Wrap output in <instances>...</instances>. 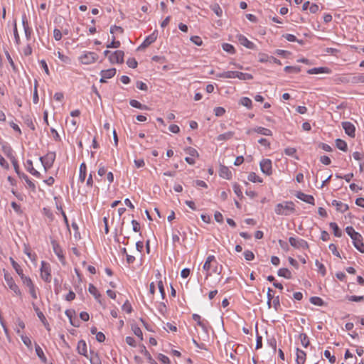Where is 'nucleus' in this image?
<instances>
[{"label": "nucleus", "instance_id": "nucleus-1", "mask_svg": "<svg viewBox=\"0 0 364 364\" xmlns=\"http://www.w3.org/2000/svg\"><path fill=\"white\" fill-rule=\"evenodd\" d=\"M285 210L287 211H290V212H294V204L293 202L291 201H289V202H285V204H283V203H278L276 207H275V213L277 214V215H288V213L285 212Z\"/></svg>", "mask_w": 364, "mask_h": 364}, {"label": "nucleus", "instance_id": "nucleus-2", "mask_svg": "<svg viewBox=\"0 0 364 364\" xmlns=\"http://www.w3.org/2000/svg\"><path fill=\"white\" fill-rule=\"evenodd\" d=\"M55 153L53 151L48 152L45 156L40 157L39 159L41 161L46 171L51 168L55 161Z\"/></svg>", "mask_w": 364, "mask_h": 364}, {"label": "nucleus", "instance_id": "nucleus-3", "mask_svg": "<svg viewBox=\"0 0 364 364\" xmlns=\"http://www.w3.org/2000/svg\"><path fill=\"white\" fill-rule=\"evenodd\" d=\"M41 277L43 280H44L46 282H50L51 281V274H50V264L45 262H41Z\"/></svg>", "mask_w": 364, "mask_h": 364}, {"label": "nucleus", "instance_id": "nucleus-4", "mask_svg": "<svg viewBox=\"0 0 364 364\" xmlns=\"http://www.w3.org/2000/svg\"><path fill=\"white\" fill-rule=\"evenodd\" d=\"M4 279L8 287L14 291V293L17 296H21V292L18 287V285L15 283L13 277L8 272H4Z\"/></svg>", "mask_w": 364, "mask_h": 364}, {"label": "nucleus", "instance_id": "nucleus-5", "mask_svg": "<svg viewBox=\"0 0 364 364\" xmlns=\"http://www.w3.org/2000/svg\"><path fill=\"white\" fill-rule=\"evenodd\" d=\"M50 243L52 245V247H53L54 253L56 255V256L59 259L60 262L63 265H65V257L63 255V250H62L61 247L60 246L59 243L55 240H53V239L51 240Z\"/></svg>", "mask_w": 364, "mask_h": 364}, {"label": "nucleus", "instance_id": "nucleus-6", "mask_svg": "<svg viewBox=\"0 0 364 364\" xmlns=\"http://www.w3.org/2000/svg\"><path fill=\"white\" fill-rule=\"evenodd\" d=\"M289 242L290 245L296 249L306 250L309 247L308 242L303 239L290 237L289 238Z\"/></svg>", "mask_w": 364, "mask_h": 364}, {"label": "nucleus", "instance_id": "nucleus-7", "mask_svg": "<svg viewBox=\"0 0 364 364\" xmlns=\"http://www.w3.org/2000/svg\"><path fill=\"white\" fill-rule=\"evenodd\" d=\"M98 59V55L95 52H86L80 57V60L82 64L89 65L95 63Z\"/></svg>", "mask_w": 364, "mask_h": 364}, {"label": "nucleus", "instance_id": "nucleus-8", "mask_svg": "<svg viewBox=\"0 0 364 364\" xmlns=\"http://www.w3.org/2000/svg\"><path fill=\"white\" fill-rule=\"evenodd\" d=\"M124 53L122 50H116L109 55V60L112 64L122 63L124 62Z\"/></svg>", "mask_w": 364, "mask_h": 364}, {"label": "nucleus", "instance_id": "nucleus-9", "mask_svg": "<svg viewBox=\"0 0 364 364\" xmlns=\"http://www.w3.org/2000/svg\"><path fill=\"white\" fill-rule=\"evenodd\" d=\"M259 166L262 173L267 176H270L272 174V161L270 159H262L260 161Z\"/></svg>", "mask_w": 364, "mask_h": 364}, {"label": "nucleus", "instance_id": "nucleus-10", "mask_svg": "<svg viewBox=\"0 0 364 364\" xmlns=\"http://www.w3.org/2000/svg\"><path fill=\"white\" fill-rule=\"evenodd\" d=\"M342 127L345 130L346 134L349 136L354 138L355 136V126L350 122H343Z\"/></svg>", "mask_w": 364, "mask_h": 364}, {"label": "nucleus", "instance_id": "nucleus-11", "mask_svg": "<svg viewBox=\"0 0 364 364\" xmlns=\"http://www.w3.org/2000/svg\"><path fill=\"white\" fill-rule=\"evenodd\" d=\"M157 38V31H154L153 33L147 36L144 42L139 46L138 50L144 49L153 43Z\"/></svg>", "mask_w": 364, "mask_h": 364}, {"label": "nucleus", "instance_id": "nucleus-12", "mask_svg": "<svg viewBox=\"0 0 364 364\" xmlns=\"http://www.w3.org/2000/svg\"><path fill=\"white\" fill-rule=\"evenodd\" d=\"M116 74V69L115 68H110L107 70H102L100 73L101 75V79L100 80V82H106L107 79L112 78L114 77Z\"/></svg>", "mask_w": 364, "mask_h": 364}, {"label": "nucleus", "instance_id": "nucleus-13", "mask_svg": "<svg viewBox=\"0 0 364 364\" xmlns=\"http://www.w3.org/2000/svg\"><path fill=\"white\" fill-rule=\"evenodd\" d=\"M237 37L240 43L247 48L252 50H255L256 48L255 44L249 41L245 36L240 34Z\"/></svg>", "mask_w": 364, "mask_h": 364}, {"label": "nucleus", "instance_id": "nucleus-14", "mask_svg": "<svg viewBox=\"0 0 364 364\" xmlns=\"http://www.w3.org/2000/svg\"><path fill=\"white\" fill-rule=\"evenodd\" d=\"M253 132H257L260 134H262V135H264V136H272V132L270 129L264 128V127H257L252 129H249L247 132V134H250Z\"/></svg>", "mask_w": 364, "mask_h": 364}, {"label": "nucleus", "instance_id": "nucleus-15", "mask_svg": "<svg viewBox=\"0 0 364 364\" xmlns=\"http://www.w3.org/2000/svg\"><path fill=\"white\" fill-rule=\"evenodd\" d=\"M297 198L300 199L302 201H304L309 204L314 205V198L311 195H307L301 191L298 192L296 194Z\"/></svg>", "mask_w": 364, "mask_h": 364}, {"label": "nucleus", "instance_id": "nucleus-16", "mask_svg": "<svg viewBox=\"0 0 364 364\" xmlns=\"http://www.w3.org/2000/svg\"><path fill=\"white\" fill-rule=\"evenodd\" d=\"M219 175L220 177L226 179H230L232 178V173L228 167L220 165L219 170Z\"/></svg>", "mask_w": 364, "mask_h": 364}, {"label": "nucleus", "instance_id": "nucleus-17", "mask_svg": "<svg viewBox=\"0 0 364 364\" xmlns=\"http://www.w3.org/2000/svg\"><path fill=\"white\" fill-rule=\"evenodd\" d=\"M358 237L353 240L354 247L360 252L364 253V243L363 242V237L360 234L358 235Z\"/></svg>", "mask_w": 364, "mask_h": 364}, {"label": "nucleus", "instance_id": "nucleus-18", "mask_svg": "<svg viewBox=\"0 0 364 364\" xmlns=\"http://www.w3.org/2000/svg\"><path fill=\"white\" fill-rule=\"evenodd\" d=\"M331 70L326 67L314 68L307 70V73L310 75L319 73H330Z\"/></svg>", "mask_w": 364, "mask_h": 364}, {"label": "nucleus", "instance_id": "nucleus-19", "mask_svg": "<svg viewBox=\"0 0 364 364\" xmlns=\"http://www.w3.org/2000/svg\"><path fill=\"white\" fill-rule=\"evenodd\" d=\"M306 358V353L299 349V348H296V364H304Z\"/></svg>", "mask_w": 364, "mask_h": 364}, {"label": "nucleus", "instance_id": "nucleus-20", "mask_svg": "<svg viewBox=\"0 0 364 364\" xmlns=\"http://www.w3.org/2000/svg\"><path fill=\"white\" fill-rule=\"evenodd\" d=\"M332 205L333 206H336V210L341 213H345L346 211H347L349 209L348 205L344 204L342 202L336 200H333L332 201Z\"/></svg>", "mask_w": 364, "mask_h": 364}, {"label": "nucleus", "instance_id": "nucleus-21", "mask_svg": "<svg viewBox=\"0 0 364 364\" xmlns=\"http://www.w3.org/2000/svg\"><path fill=\"white\" fill-rule=\"evenodd\" d=\"M26 168H27V171L30 173H31L33 176H34L37 178H41V175L40 172H38L33 168V161L30 159L26 161Z\"/></svg>", "mask_w": 364, "mask_h": 364}, {"label": "nucleus", "instance_id": "nucleus-22", "mask_svg": "<svg viewBox=\"0 0 364 364\" xmlns=\"http://www.w3.org/2000/svg\"><path fill=\"white\" fill-rule=\"evenodd\" d=\"M77 351L80 355H82L87 358H88V355H87V344L85 341L80 340L77 343Z\"/></svg>", "mask_w": 364, "mask_h": 364}, {"label": "nucleus", "instance_id": "nucleus-23", "mask_svg": "<svg viewBox=\"0 0 364 364\" xmlns=\"http://www.w3.org/2000/svg\"><path fill=\"white\" fill-rule=\"evenodd\" d=\"M22 24L23 26L26 38L27 40H29L31 38V30L28 26L26 15L22 16Z\"/></svg>", "mask_w": 364, "mask_h": 364}, {"label": "nucleus", "instance_id": "nucleus-24", "mask_svg": "<svg viewBox=\"0 0 364 364\" xmlns=\"http://www.w3.org/2000/svg\"><path fill=\"white\" fill-rule=\"evenodd\" d=\"M363 75H355V76H349L345 80H343V82H350L353 84H358V83L363 82Z\"/></svg>", "mask_w": 364, "mask_h": 364}, {"label": "nucleus", "instance_id": "nucleus-25", "mask_svg": "<svg viewBox=\"0 0 364 364\" xmlns=\"http://www.w3.org/2000/svg\"><path fill=\"white\" fill-rule=\"evenodd\" d=\"M88 291L89 292L92 294L95 299L100 303V304H102L101 302V294L99 293L97 289L92 284H89V288H88Z\"/></svg>", "mask_w": 364, "mask_h": 364}, {"label": "nucleus", "instance_id": "nucleus-26", "mask_svg": "<svg viewBox=\"0 0 364 364\" xmlns=\"http://www.w3.org/2000/svg\"><path fill=\"white\" fill-rule=\"evenodd\" d=\"M87 173V166L85 163H82L80 166V174H79V180L80 182L83 183L86 178Z\"/></svg>", "mask_w": 364, "mask_h": 364}, {"label": "nucleus", "instance_id": "nucleus-27", "mask_svg": "<svg viewBox=\"0 0 364 364\" xmlns=\"http://www.w3.org/2000/svg\"><path fill=\"white\" fill-rule=\"evenodd\" d=\"M20 178H22L23 179L26 184L28 185V186L33 191H36V186L34 184L33 182H32L28 176L25 174L24 173H22L20 176H18Z\"/></svg>", "mask_w": 364, "mask_h": 364}, {"label": "nucleus", "instance_id": "nucleus-28", "mask_svg": "<svg viewBox=\"0 0 364 364\" xmlns=\"http://www.w3.org/2000/svg\"><path fill=\"white\" fill-rule=\"evenodd\" d=\"M35 348H36V353L38 357L41 359V360L43 363H47V358L45 356L44 353H43L42 348L38 344H36Z\"/></svg>", "mask_w": 364, "mask_h": 364}, {"label": "nucleus", "instance_id": "nucleus-29", "mask_svg": "<svg viewBox=\"0 0 364 364\" xmlns=\"http://www.w3.org/2000/svg\"><path fill=\"white\" fill-rule=\"evenodd\" d=\"M234 132H228L226 133H224V134H219L218 136H217V140L218 141H226V140H229L231 138H232V136H234Z\"/></svg>", "mask_w": 364, "mask_h": 364}, {"label": "nucleus", "instance_id": "nucleus-30", "mask_svg": "<svg viewBox=\"0 0 364 364\" xmlns=\"http://www.w3.org/2000/svg\"><path fill=\"white\" fill-rule=\"evenodd\" d=\"M277 274L279 277H283L286 279L291 278V273L287 268H281L278 270Z\"/></svg>", "mask_w": 364, "mask_h": 364}, {"label": "nucleus", "instance_id": "nucleus-31", "mask_svg": "<svg viewBox=\"0 0 364 364\" xmlns=\"http://www.w3.org/2000/svg\"><path fill=\"white\" fill-rule=\"evenodd\" d=\"M336 147L343 151H346L348 150V146H347V144L346 142L343 140V139H337L336 140Z\"/></svg>", "mask_w": 364, "mask_h": 364}, {"label": "nucleus", "instance_id": "nucleus-32", "mask_svg": "<svg viewBox=\"0 0 364 364\" xmlns=\"http://www.w3.org/2000/svg\"><path fill=\"white\" fill-rule=\"evenodd\" d=\"M300 341H301V345L304 347V348H307L309 344H310V341H309V337L306 334V333H301L299 334V336Z\"/></svg>", "mask_w": 364, "mask_h": 364}, {"label": "nucleus", "instance_id": "nucleus-33", "mask_svg": "<svg viewBox=\"0 0 364 364\" xmlns=\"http://www.w3.org/2000/svg\"><path fill=\"white\" fill-rule=\"evenodd\" d=\"M346 232L350 237L352 240H355V239L358 237V235L360 234L359 232L355 231L352 226H348L346 228Z\"/></svg>", "mask_w": 364, "mask_h": 364}, {"label": "nucleus", "instance_id": "nucleus-34", "mask_svg": "<svg viewBox=\"0 0 364 364\" xmlns=\"http://www.w3.org/2000/svg\"><path fill=\"white\" fill-rule=\"evenodd\" d=\"M329 225L331 228L333 230V234L336 237H340L342 236V232L336 223L332 222L329 224Z\"/></svg>", "mask_w": 364, "mask_h": 364}, {"label": "nucleus", "instance_id": "nucleus-35", "mask_svg": "<svg viewBox=\"0 0 364 364\" xmlns=\"http://www.w3.org/2000/svg\"><path fill=\"white\" fill-rule=\"evenodd\" d=\"M129 104L132 107L140 109H148V107L146 105H142L139 101L136 100H131L129 101Z\"/></svg>", "mask_w": 364, "mask_h": 364}, {"label": "nucleus", "instance_id": "nucleus-36", "mask_svg": "<svg viewBox=\"0 0 364 364\" xmlns=\"http://www.w3.org/2000/svg\"><path fill=\"white\" fill-rule=\"evenodd\" d=\"M10 261L12 264V267H14V269H15L16 273L19 275V277L21 276L22 274H23V269H21L20 265L12 257H10Z\"/></svg>", "mask_w": 364, "mask_h": 364}, {"label": "nucleus", "instance_id": "nucleus-37", "mask_svg": "<svg viewBox=\"0 0 364 364\" xmlns=\"http://www.w3.org/2000/svg\"><path fill=\"white\" fill-rule=\"evenodd\" d=\"M240 104L246 107L248 109H251L252 107V100L247 97H242L240 100Z\"/></svg>", "mask_w": 364, "mask_h": 364}, {"label": "nucleus", "instance_id": "nucleus-38", "mask_svg": "<svg viewBox=\"0 0 364 364\" xmlns=\"http://www.w3.org/2000/svg\"><path fill=\"white\" fill-rule=\"evenodd\" d=\"M310 302L316 306H322L324 305L323 300L318 296H311L310 298Z\"/></svg>", "mask_w": 364, "mask_h": 364}, {"label": "nucleus", "instance_id": "nucleus-39", "mask_svg": "<svg viewBox=\"0 0 364 364\" xmlns=\"http://www.w3.org/2000/svg\"><path fill=\"white\" fill-rule=\"evenodd\" d=\"M90 355L91 356L90 358V360L91 364H101V360L97 353H95L94 352L91 351Z\"/></svg>", "mask_w": 364, "mask_h": 364}, {"label": "nucleus", "instance_id": "nucleus-40", "mask_svg": "<svg viewBox=\"0 0 364 364\" xmlns=\"http://www.w3.org/2000/svg\"><path fill=\"white\" fill-rule=\"evenodd\" d=\"M284 71L288 73H299L301 71L299 66H286Z\"/></svg>", "mask_w": 364, "mask_h": 364}, {"label": "nucleus", "instance_id": "nucleus-41", "mask_svg": "<svg viewBox=\"0 0 364 364\" xmlns=\"http://www.w3.org/2000/svg\"><path fill=\"white\" fill-rule=\"evenodd\" d=\"M2 150H3L4 153L7 156V157H9L10 159V160H12V159H15V157L14 156V155L12 154L13 150L11 146H3Z\"/></svg>", "mask_w": 364, "mask_h": 364}, {"label": "nucleus", "instance_id": "nucleus-42", "mask_svg": "<svg viewBox=\"0 0 364 364\" xmlns=\"http://www.w3.org/2000/svg\"><path fill=\"white\" fill-rule=\"evenodd\" d=\"M237 77L242 80H252L253 79V76L250 73H245L238 72L237 73Z\"/></svg>", "mask_w": 364, "mask_h": 364}, {"label": "nucleus", "instance_id": "nucleus-43", "mask_svg": "<svg viewBox=\"0 0 364 364\" xmlns=\"http://www.w3.org/2000/svg\"><path fill=\"white\" fill-rule=\"evenodd\" d=\"M248 180L253 183H256V182L262 183V179L259 176H257L255 172H251L248 175Z\"/></svg>", "mask_w": 364, "mask_h": 364}, {"label": "nucleus", "instance_id": "nucleus-44", "mask_svg": "<svg viewBox=\"0 0 364 364\" xmlns=\"http://www.w3.org/2000/svg\"><path fill=\"white\" fill-rule=\"evenodd\" d=\"M283 37L287 39L288 41H290V42H298L299 44H303V40H298L295 36H294L293 34H285V35H283Z\"/></svg>", "mask_w": 364, "mask_h": 364}, {"label": "nucleus", "instance_id": "nucleus-45", "mask_svg": "<svg viewBox=\"0 0 364 364\" xmlns=\"http://www.w3.org/2000/svg\"><path fill=\"white\" fill-rule=\"evenodd\" d=\"M17 333L18 335L21 336V340L23 341V343L28 347V348H31V339L26 336H23V334H21V332L19 330L17 331Z\"/></svg>", "mask_w": 364, "mask_h": 364}, {"label": "nucleus", "instance_id": "nucleus-46", "mask_svg": "<svg viewBox=\"0 0 364 364\" xmlns=\"http://www.w3.org/2000/svg\"><path fill=\"white\" fill-rule=\"evenodd\" d=\"M57 55H58V58L62 61L64 63H66V64H70L71 63V59L70 57L67 56V55H65L64 54H63L62 53H60V51H58L57 53Z\"/></svg>", "mask_w": 364, "mask_h": 364}, {"label": "nucleus", "instance_id": "nucleus-47", "mask_svg": "<svg viewBox=\"0 0 364 364\" xmlns=\"http://www.w3.org/2000/svg\"><path fill=\"white\" fill-rule=\"evenodd\" d=\"M20 277L22 280L23 284L26 287H30L32 285H33V283L30 277H26L24 274H22L21 276H20Z\"/></svg>", "mask_w": 364, "mask_h": 364}, {"label": "nucleus", "instance_id": "nucleus-48", "mask_svg": "<svg viewBox=\"0 0 364 364\" xmlns=\"http://www.w3.org/2000/svg\"><path fill=\"white\" fill-rule=\"evenodd\" d=\"M132 330L133 331L134 333L139 337L141 340H143V333L141 330V328L136 325H133L132 326Z\"/></svg>", "mask_w": 364, "mask_h": 364}, {"label": "nucleus", "instance_id": "nucleus-49", "mask_svg": "<svg viewBox=\"0 0 364 364\" xmlns=\"http://www.w3.org/2000/svg\"><path fill=\"white\" fill-rule=\"evenodd\" d=\"M296 149L293 147H288L284 149V154L288 156H294L298 159V156H296Z\"/></svg>", "mask_w": 364, "mask_h": 364}, {"label": "nucleus", "instance_id": "nucleus-50", "mask_svg": "<svg viewBox=\"0 0 364 364\" xmlns=\"http://www.w3.org/2000/svg\"><path fill=\"white\" fill-rule=\"evenodd\" d=\"M192 318L197 323V324L199 326H200L203 329L205 328V326L204 323L201 321V318H200V316L198 314H193L192 315Z\"/></svg>", "mask_w": 364, "mask_h": 364}, {"label": "nucleus", "instance_id": "nucleus-51", "mask_svg": "<svg viewBox=\"0 0 364 364\" xmlns=\"http://www.w3.org/2000/svg\"><path fill=\"white\" fill-rule=\"evenodd\" d=\"M223 48L225 51L229 53H235V49L231 44L229 43H223Z\"/></svg>", "mask_w": 364, "mask_h": 364}, {"label": "nucleus", "instance_id": "nucleus-52", "mask_svg": "<svg viewBox=\"0 0 364 364\" xmlns=\"http://www.w3.org/2000/svg\"><path fill=\"white\" fill-rule=\"evenodd\" d=\"M141 353L147 358L151 364H157L156 362L152 358L151 354L146 350V348L143 346V349L141 350Z\"/></svg>", "mask_w": 364, "mask_h": 364}, {"label": "nucleus", "instance_id": "nucleus-53", "mask_svg": "<svg viewBox=\"0 0 364 364\" xmlns=\"http://www.w3.org/2000/svg\"><path fill=\"white\" fill-rule=\"evenodd\" d=\"M65 314L70 318V321L71 325H73L75 327L79 326L78 324H77L75 321H73L72 320V317H73V314H75V311H74L66 310L65 311Z\"/></svg>", "mask_w": 364, "mask_h": 364}, {"label": "nucleus", "instance_id": "nucleus-54", "mask_svg": "<svg viewBox=\"0 0 364 364\" xmlns=\"http://www.w3.org/2000/svg\"><path fill=\"white\" fill-rule=\"evenodd\" d=\"M120 45H121L120 42L119 41H115V37L113 36L112 42L109 44L107 45V48H117L120 46Z\"/></svg>", "mask_w": 364, "mask_h": 364}, {"label": "nucleus", "instance_id": "nucleus-55", "mask_svg": "<svg viewBox=\"0 0 364 364\" xmlns=\"http://www.w3.org/2000/svg\"><path fill=\"white\" fill-rule=\"evenodd\" d=\"M347 299L348 301H355V302H360L364 300V297L363 296H348Z\"/></svg>", "mask_w": 364, "mask_h": 364}, {"label": "nucleus", "instance_id": "nucleus-56", "mask_svg": "<svg viewBox=\"0 0 364 364\" xmlns=\"http://www.w3.org/2000/svg\"><path fill=\"white\" fill-rule=\"evenodd\" d=\"M33 308H34L35 311L37 314L38 317L41 321V322L42 323H45L46 322V317H45L44 314H43V312H41L40 311V309H38V307H37V306H34Z\"/></svg>", "mask_w": 364, "mask_h": 364}, {"label": "nucleus", "instance_id": "nucleus-57", "mask_svg": "<svg viewBox=\"0 0 364 364\" xmlns=\"http://www.w3.org/2000/svg\"><path fill=\"white\" fill-rule=\"evenodd\" d=\"M127 65L131 68H136L138 63L134 58H129L127 61Z\"/></svg>", "mask_w": 364, "mask_h": 364}, {"label": "nucleus", "instance_id": "nucleus-58", "mask_svg": "<svg viewBox=\"0 0 364 364\" xmlns=\"http://www.w3.org/2000/svg\"><path fill=\"white\" fill-rule=\"evenodd\" d=\"M244 257L246 260L251 261V260L254 259L255 255L253 254V252L252 251L245 250L244 252Z\"/></svg>", "mask_w": 364, "mask_h": 364}, {"label": "nucleus", "instance_id": "nucleus-59", "mask_svg": "<svg viewBox=\"0 0 364 364\" xmlns=\"http://www.w3.org/2000/svg\"><path fill=\"white\" fill-rule=\"evenodd\" d=\"M122 309L128 314H130L132 311V307L128 300H127L122 305Z\"/></svg>", "mask_w": 364, "mask_h": 364}, {"label": "nucleus", "instance_id": "nucleus-60", "mask_svg": "<svg viewBox=\"0 0 364 364\" xmlns=\"http://www.w3.org/2000/svg\"><path fill=\"white\" fill-rule=\"evenodd\" d=\"M215 114L217 117H221L225 113V109L222 107H217L214 109Z\"/></svg>", "mask_w": 364, "mask_h": 364}, {"label": "nucleus", "instance_id": "nucleus-61", "mask_svg": "<svg viewBox=\"0 0 364 364\" xmlns=\"http://www.w3.org/2000/svg\"><path fill=\"white\" fill-rule=\"evenodd\" d=\"M323 354L324 356L329 360L331 363H334L336 362V357L334 355H331L329 350H326Z\"/></svg>", "mask_w": 364, "mask_h": 364}, {"label": "nucleus", "instance_id": "nucleus-62", "mask_svg": "<svg viewBox=\"0 0 364 364\" xmlns=\"http://www.w3.org/2000/svg\"><path fill=\"white\" fill-rule=\"evenodd\" d=\"M62 35H63V33L59 29L55 28L53 30V37L55 41H60L62 38Z\"/></svg>", "mask_w": 364, "mask_h": 364}, {"label": "nucleus", "instance_id": "nucleus-63", "mask_svg": "<svg viewBox=\"0 0 364 364\" xmlns=\"http://www.w3.org/2000/svg\"><path fill=\"white\" fill-rule=\"evenodd\" d=\"M191 41L196 46H201L203 44L202 39L199 36H192L191 38Z\"/></svg>", "mask_w": 364, "mask_h": 364}, {"label": "nucleus", "instance_id": "nucleus-64", "mask_svg": "<svg viewBox=\"0 0 364 364\" xmlns=\"http://www.w3.org/2000/svg\"><path fill=\"white\" fill-rule=\"evenodd\" d=\"M158 359L164 364H170L169 358L164 354L160 353L158 356Z\"/></svg>", "mask_w": 364, "mask_h": 364}]
</instances>
